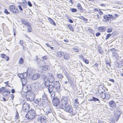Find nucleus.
<instances>
[{
  "instance_id": "a878e982",
  "label": "nucleus",
  "mask_w": 123,
  "mask_h": 123,
  "mask_svg": "<svg viewBox=\"0 0 123 123\" xmlns=\"http://www.w3.org/2000/svg\"><path fill=\"white\" fill-rule=\"evenodd\" d=\"M63 58L64 59L68 60L70 58L69 55L68 53H66L64 54L63 55Z\"/></svg>"
},
{
  "instance_id": "4468645a",
  "label": "nucleus",
  "mask_w": 123,
  "mask_h": 123,
  "mask_svg": "<svg viewBox=\"0 0 123 123\" xmlns=\"http://www.w3.org/2000/svg\"><path fill=\"white\" fill-rule=\"evenodd\" d=\"M18 76L21 79V80L22 79L26 78L27 76V74L25 72L24 73L22 74H18Z\"/></svg>"
},
{
  "instance_id": "cd10ccee",
  "label": "nucleus",
  "mask_w": 123,
  "mask_h": 123,
  "mask_svg": "<svg viewBox=\"0 0 123 123\" xmlns=\"http://www.w3.org/2000/svg\"><path fill=\"white\" fill-rule=\"evenodd\" d=\"M49 21V22L50 23L52 24L55 25H56L55 23L54 22L53 20L50 18H48Z\"/></svg>"
},
{
  "instance_id": "dca6fc26",
  "label": "nucleus",
  "mask_w": 123,
  "mask_h": 123,
  "mask_svg": "<svg viewBox=\"0 0 123 123\" xmlns=\"http://www.w3.org/2000/svg\"><path fill=\"white\" fill-rule=\"evenodd\" d=\"M109 104L110 106L112 108H114L116 106V103L113 101H110L109 102Z\"/></svg>"
},
{
  "instance_id": "338daca9",
  "label": "nucleus",
  "mask_w": 123,
  "mask_h": 123,
  "mask_svg": "<svg viewBox=\"0 0 123 123\" xmlns=\"http://www.w3.org/2000/svg\"><path fill=\"white\" fill-rule=\"evenodd\" d=\"M65 75L67 78L69 77L68 74L67 73H66L65 74Z\"/></svg>"
},
{
  "instance_id": "6e6552de",
  "label": "nucleus",
  "mask_w": 123,
  "mask_h": 123,
  "mask_svg": "<svg viewBox=\"0 0 123 123\" xmlns=\"http://www.w3.org/2000/svg\"><path fill=\"white\" fill-rule=\"evenodd\" d=\"M68 102L67 101L62 100L59 104V107L60 109H63L64 110Z\"/></svg>"
},
{
  "instance_id": "e2e57ef3",
  "label": "nucleus",
  "mask_w": 123,
  "mask_h": 123,
  "mask_svg": "<svg viewBox=\"0 0 123 123\" xmlns=\"http://www.w3.org/2000/svg\"><path fill=\"white\" fill-rule=\"evenodd\" d=\"M5 92H7L9 94L10 93V91H8V90H6V88L5 91Z\"/></svg>"
},
{
  "instance_id": "49530a36",
  "label": "nucleus",
  "mask_w": 123,
  "mask_h": 123,
  "mask_svg": "<svg viewBox=\"0 0 123 123\" xmlns=\"http://www.w3.org/2000/svg\"><path fill=\"white\" fill-rule=\"evenodd\" d=\"M77 6L78 9L80 10H82V6L80 5V3H78L77 5Z\"/></svg>"
},
{
  "instance_id": "0e129e2a",
  "label": "nucleus",
  "mask_w": 123,
  "mask_h": 123,
  "mask_svg": "<svg viewBox=\"0 0 123 123\" xmlns=\"http://www.w3.org/2000/svg\"><path fill=\"white\" fill-rule=\"evenodd\" d=\"M100 35V33L99 32H98L96 34V35L97 36H98Z\"/></svg>"
},
{
  "instance_id": "5701e85b",
  "label": "nucleus",
  "mask_w": 123,
  "mask_h": 123,
  "mask_svg": "<svg viewBox=\"0 0 123 123\" xmlns=\"http://www.w3.org/2000/svg\"><path fill=\"white\" fill-rule=\"evenodd\" d=\"M45 112L46 114L48 115L49 113H52V111L51 110L50 108H47L45 111Z\"/></svg>"
},
{
  "instance_id": "58836bf2",
  "label": "nucleus",
  "mask_w": 123,
  "mask_h": 123,
  "mask_svg": "<svg viewBox=\"0 0 123 123\" xmlns=\"http://www.w3.org/2000/svg\"><path fill=\"white\" fill-rule=\"evenodd\" d=\"M48 67V65L45 66H43L42 67V69L44 71H46Z\"/></svg>"
},
{
  "instance_id": "0eeeda50",
  "label": "nucleus",
  "mask_w": 123,
  "mask_h": 123,
  "mask_svg": "<svg viewBox=\"0 0 123 123\" xmlns=\"http://www.w3.org/2000/svg\"><path fill=\"white\" fill-rule=\"evenodd\" d=\"M54 87L55 89V91L58 92H59L60 90V83L58 81H56L53 84Z\"/></svg>"
},
{
  "instance_id": "7ed1b4c3",
  "label": "nucleus",
  "mask_w": 123,
  "mask_h": 123,
  "mask_svg": "<svg viewBox=\"0 0 123 123\" xmlns=\"http://www.w3.org/2000/svg\"><path fill=\"white\" fill-rule=\"evenodd\" d=\"M54 87L52 85L50 84L48 86L47 88H46L48 89L49 93L50 94L51 98L55 96V94L53 93Z\"/></svg>"
},
{
  "instance_id": "c9c22d12",
  "label": "nucleus",
  "mask_w": 123,
  "mask_h": 123,
  "mask_svg": "<svg viewBox=\"0 0 123 123\" xmlns=\"http://www.w3.org/2000/svg\"><path fill=\"white\" fill-rule=\"evenodd\" d=\"M112 55L113 57H114V58L115 59H117L118 57V55L116 52L112 53Z\"/></svg>"
},
{
  "instance_id": "39448f33",
  "label": "nucleus",
  "mask_w": 123,
  "mask_h": 123,
  "mask_svg": "<svg viewBox=\"0 0 123 123\" xmlns=\"http://www.w3.org/2000/svg\"><path fill=\"white\" fill-rule=\"evenodd\" d=\"M53 98L52 100L53 105L54 106H57L60 104V100L59 98L57 97L51 98Z\"/></svg>"
},
{
  "instance_id": "79ce46f5",
  "label": "nucleus",
  "mask_w": 123,
  "mask_h": 123,
  "mask_svg": "<svg viewBox=\"0 0 123 123\" xmlns=\"http://www.w3.org/2000/svg\"><path fill=\"white\" fill-rule=\"evenodd\" d=\"M68 27L71 31H73L74 30V29L71 25H68Z\"/></svg>"
},
{
  "instance_id": "a19ab883",
  "label": "nucleus",
  "mask_w": 123,
  "mask_h": 123,
  "mask_svg": "<svg viewBox=\"0 0 123 123\" xmlns=\"http://www.w3.org/2000/svg\"><path fill=\"white\" fill-rule=\"evenodd\" d=\"M26 99L27 101H33L34 100V98H29L26 97Z\"/></svg>"
},
{
  "instance_id": "680f3d73",
  "label": "nucleus",
  "mask_w": 123,
  "mask_h": 123,
  "mask_svg": "<svg viewBox=\"0 0 123 123\" xmlns=\"http://www.w3.org/2000/svg\"><path fill=\"white\" fill-rule=\"evenodd\" d=\"M98 13L100 15H102L103 14V12L100 10L99 11Z\"/></svg>"
},
{
  "instance_id": "e433bc0d",
  "label": "nucleus",
  "mask_w": 123,
  "mask_h": 123,
  "mask_svg": "<svg viewBox=\"0 0 123 123\" xmlns=\"http://www.w3.org/2000/svg\"><path fill=\"white\" fill-rule=\"evenodd\" d=\"M119 65V68H121L123 67V59L120 61Z\"/></svg>"
},
{
  "instance_id": "5fc2aeb1",
  "label": "nucleus",
  "mask_w": 123,
  "mask_h": 123,
  "mask_svg": "<svg viewBox=\"0 0 123 123\" xmlns=\"http://www.w3.org/2000/svg\"><path fill=\"white\" fill-rule=\"evenodd\" d=\"M18 7L19 8V9L20 11H23V9L22 8L21 6L19 5L18 6Z\"/></svg>"
},
{
  "instance_id": "864d4df0",
  "label": "nucleus",
  "mask_w": 123,
  "mask_h": 123,
  "mask_svg": "<svg viewBox=\"0 0 123 123\" xmlns=\"http://www.w3.org/2000/svg\"><path fill=\"white\" fill-rule=\"evenodd\" d=\"M111 34H108L106 36V39H108L111 36Z\"/></svg>"
},
{
  "instance_id": "412c9836",
  "label": "nucleus",
  "mask_w": 123,
  "mask_h": 123,
  "mask_svg": "<svg viewBox=\"0 0 123 123\" xmlns=\"http://www.w3.org/2000/svg\"><path fill=\"white\" fill-rule=\"evenodd\" d=\"M46 94L45 92H43V95L42 97V100L45 101V102L47 101V98L46 96Z\"/></svg>"
},
{
  "instance_id": "774afa93",
  "label": "nucleus",
  "mask_w": 123,
  "mask_h": 123,
  "mask_svg": "<svg viewBox=\"0 0 123 123\" xmlns=\"http://www.w3.org/2000/svg\"><path fill=\"white\" fill-rule=\"evenodd\" d=\"M11 98H12V99H13L14 98V96L13 94H11L10 95Z\"/></svg>"
},
{
  "instance_id": "7c9ffc66",
  "label": "nucleus",
  "mask_w": 123,
  "mask_h": 123,
  "mask_svg": "<svg viewBox=\"0 0 123 123\" xmlns=\"http://www.w3.org/2000/svg\"><path fill=\"white\" fill-rule=\"evenodd\" d=\"M41 77L42 79L43 80L44 82L48 80V77H47L45 75H42Z\"/></svg>"
},
{
  "instance_id": "ea45409f",
  "label": "nucleus",
  "mask_w": 123,
  "mask_h": 123,
  "mask_svg": "<svg viewBox=\"0 0 123 123\" xmlns=\"http://www.w3.org/2000/svg\"><path fill=\"white\" fill-rule=\"evenodd\" d=\"M99 29L101 30L102 31H105V28L104 27H100Z\"/></svg>"
},
{
  "instance_id": "a211bd4d",
  "label": "nucleus",
  "mask_w": 123,
  "mask_h": 123,
  "mask_svg": "<svg viewBox=\"0 0 123 123\" xmlns=\"http://www.w3.org/2000/svg\"><path fill=\"white\" fill-rule=\"evenodd\" d=\"M22 90L25 92H26L27 93H30L29 91H31L30 90H29L28 89V86H23L22 88Z\"/></svg>"
},
{
  "instance_id": "4c0bfd02",
  "label": "nucleus",
  "mask_w": 123,
  "mask_h": 123,
  "mask_svg": "<svg viewBox=\"0 0 123 123\" xmlns=\"http://www.w3.org/2000/svg\"><path fill=\"white\" fill-rule=\"evenodd\" d=\"M24 62V59L22 58H20L19 59V63L20 64H22Z\"/></svg>"
},
{
  "instance_id": "1a4fd4ad",
  "label": "nucleus",
  "mask_w": 123,
  "mask_h": 123,
  "mask_svg": "<svg viewBox=\"0 0 123 123\" xmlns=\"http://www.w3.org/2000/svg\"><path fill=\"white\" fill-rule=\"evenodd\" d=\"M30 107L29 104L26 103H25L23 105L22 110L24 112H27L28 111Z\"/></svg>"
},
{
  "instance_id": "69168bd1",
  "label": "nucleus",
  "mask_w": 123,
  "mask_h": 123,
  "mask_svg": "<svg viewBox=\"0 0 123 123\" xmlns=\"http://www.w3.org/2000/svg\"><path fill=\"white\" fill-rule=\"evenodd\" d=\"M77 99H75V100L74 101V102L76 104L79 103L78 102V101H77Z\"/></svg>"
},
{
  "instance_id": "aec40b11",
  "label": "nucleus",
  "mask_w": 123,
  "mask_h": 123,
  "mask_svg": "<svg viewBox=\"0 0 123 123\" xmlns=\"http://www.w3.org/2000/svg\"><path fill=\"white\" fill-rule=\"evenodd\" d=\"M1 57L2 58L5 59L7 61H9V59L8 56H6L5 54H1Z\"/></svg>"
},
{
  "instance_id": "393cba45",
  "label": "nucleus",
  "mask_w": 123,
  "mask_h": 123,
  "mask_svg": "<svg viewBox=\"0 0 123 123\" xmlns=\"http://www.w3.org/2000/svg\"><path fill=\"white\" fill-rule=\"evenodd\" d=\"M88 100L89 101H98V102L99 103H100V101L99 100L96 98H95L93 97H92V98L90 99H88Z\"/></svg>"
},
{
  "instance_id": "09e8293b",
  "label": "nucleus",
  "mask_w": 123,
  "mask_h": 123,
  "mask_svg": "<svg viewBox=\"0 0 123 123\" xmlns=\"http://www.w3.org/2000/svg\"><path fill=\"white\" fill-rule=\"evenodd\" d=\"M28 31L29 32H30L31 31V27L30 26H30H28Z\"/></svg>"
},
{
  "instance_id": "bb28decb",
  "label": "nucleus",
  "mask_w": 123,
  "mask_h": 123,
  "mask_svg": "<svg viewBox=\"0 0 123 123\" xmlns=\"http://www.w3.org/2000/svg\"><path fill=\"white\" fill-rule=\"evenodd\" d=\"M44 85L46 88H47L51 84H49V82L48 80L44 81Z\"/></svg>"
},
{
  "instance_id": "4d7b16f0",
  "label": "nucleus",
  "mask_w": 123,
  "mask_h": 123,
  "mask_svg": "<svg viewBox=\"0 0 123 123\" xmlns=\"http://www.w3.org/2000/svg\"><path fill=\"white\" fill-rule=\"evenodd\" d=\"M73 49L76 52H78L79 51V50L77 48H74Z\"/></svg>"
},
{
  "instance_id": "473e14b6",
  "label": "nucleus",
  "mask_w": 123,
  "mask_h": 123,
  "mask_svg": "<svg viewBox=\"0 0 123 123\" xmlns=\"http://www.w3.org/2000/svg\"><path fill=\"white\" fill-rule=\"evenodd\" d=\"M6 88L5 87H2L0 88V93L4 94L5 92Z\"/></svg>"
},
{
  "instance_id": "a18cd8bd",
  "label": "nucleus",
  "mask_w": 123,
  "mask_h": 123,
  "mask_svg": "<svg viewBox=\"0 0 123 123\" xmlns=\"http://www.w3.org/2000/svg\"><path fill=\"white\" fill-rule=\"evenodd\" d=\"M70 10L72 12H75L77 11V9L74 8H71L70 9Z\"/></svg>"
},
{
  "instance_id": "f257e3e1",
  "label": "nucleus",
  "mask_w": 123,
  "mask_h": 123,
  "mask_svg": "<svg viewBox=\"0 0 123 123\" xmlns=\"http://www.w3.org/2000/svg\"><path fill=\"white\" fill-rule=\"evenodd\" d=\"M36 115L35 111L33 110H31L27 112L25 115V117L29 119H31L35 118Z\"/></svg>"
},
{
  "instance_id": "c85d7f7f",
  "label": "nucleus",
  "mask_w": 123,
  "mask_h": 123,
  "mask_svg": "<svg viewBox=\"0 0 123 123\" xmlns=\"http://www.w3.org/2000/svg\"><path fill=\"white\" fill-rule=\"evenodd\" d=\"M32 70L31 68H28L27 70V72L26 73L27 74V76L28 74L30 75V74L32 73Z\"/></svg>"
},
{
  "instance_id": "4be33fe9",
  "label": "nucleus",
  "mask_w": 123,
  "mask_h": 123,
  "mask_svg": "<svg viewBox=\"0 0 123 123\" xmlns=\"http://www.w3.org/2000/svg\"><path fill=\"white\" fill-rule=\"evenodd\" d=\"M116 111L117 112V113H116V114L117 115V117H119L121 114V110L119 108L117 107L116 108Z\"/></svg>"
},
{
  "instance_id": "6e6d98bb",
  "label": "nucleus",
  "mask_w": 123,
  "mask_h": 123,
  "mask_svg": "<svg viewBox=\"0 0 123 123\" xmlns=\"http://www.w3.org/2000/svg\"><path fill=\"white\" fill-rule=\"evenodd\" d=\"M67 79L68 80V82L70 83H71V79L70 78V77H69L67 78Z\"/></svg>"
},
{
  "instance_id": "f704fd0d",
  "label": "nucleus",
  "mask_w": 123,
  "mask_h": 123,
  "mask_svg": "<svg viewBox=\"0 0 123 123\" xmlns=\"http://www.w3.org/2000/svg\"><path fill=\"white\" fill-rule=\"evenodd\" d=\"M64 54L63 52L62 51H59L57 53L58 56L60 57H61L62 55L63 56Z\"/></svg>"
},
{
  "instance_id": "de8ad7c7",
  "label": "nucleus",
  "mask_w": 123,
  "mask_h": 123,
  "mask_svg": "<svg viewBox=\"0 0 123 123\" xmlns=\"http://www.w3.org/2000/svg\"><path fill=\"white\" fill-rule=\"evenodd\" d=\"M98 52H99L100 53V54H102V53H103V51H102V49L100 48H98Z\"/></svg>"
},
{
  "instance_id": "423d86ee",
  "label": "nucleus",
  "mask_w": 123,
  "mask_h": 123,
  "mask_svg": "<svg viewBox=\"0 0 123 123\" xmlns=\"http://www.w3.org/2000/svg\"><path fill=\"white\" fill-rule=\"evenodd\" d=\"M105 19L103 20L104 22H107V21H111V18H112L113 19H115L114 16L111 14H108V15H106L103 16Z\"/></svg>"
},
{
  "instance_id": "bf43d9fd",
  "label": "nucleus",
  "mask_w": 123,
  "mask_h": 123,
  "mask_svg": "<svg viewBox=\"0 0 123 123\" xmlns=\"http://www.w3.org/2000/svg\"><path fill=\"white\" fill-rule=\"evenodd\" d=\"M28 6H30L31 7L32 6V5L30 2L29 1L28 2Z\"/></svg>"
},
{
  "instance_id": "052dcab7",
  "label": "nucleus",
  "mask_w": 123,
  "mask_h": 123,
  "mask_svg": "<svg viewBox=\"0 0 123 123\" xmlns=\"http://www.w3.org/2000/svg\"><path fill=\"white\" fill-rule=\"evenodd\" d=\"M18 113L17 112V113L16 114V115L15 116V118L16 119H17L18 118Z\"/></svg>"
},
{
  "instance_id": "f03ea898",
  "label": "nucleus",
  "mask_w": 123,
  "mask_h": 123,
  "mask_svg": "<svg viewBox=\"0 0 123 123\" xmlns=\"http://www.w3.org/2000/svg\"><path fill=\"white\" fill-rule=\"evenodd\" d=\"M73 110L71 106L68 104L66 105V107L64 110L65 111L71 113V116H74L75 115L76 113L73 112Z\"/></svg>"
},
{
  "instance_id": "37998d69",
  "label": "nucleus",
  "mask_w": 123,
  "mask_h": 123,
  "mask_svg": "<svg viewBox=\"0 0 123 123\" xmlns=\"http://www.w3.org/2000/svg\"><path fill=\"white\" fill-rule=\"evenodd\" d=\"M110 51H111L112 53H114L115 52H117V50L114 48H113L111 49H110Z\"/></svg>"
},
{
  "instance_id": "c03bdc74",
  "label": "nucleus",
  "mask_w": 123,
  "mask_h": 123,
  "mask_svg": "<svg viewBox=\"0 0 123 123\" xmlns=\"http://www.w3.org/2000/svg\"><path fill=\"white\" fill-rule=\"evenodd\" d=\"M63 75L60 74H58L56 75V77L59 78L61 79Z\"/></svg>"
},
{
  "instance_id": "8fccbe9b",
  "label": "nucleus",
  "mask_w": 123,
  "mask_h": 123,
  "mask_svg": "<svg viewBox=\"0 0 123 123\" xmlns=\"http://www.w3.org/2000/svg\"><path fill=\"white\" fill-rule=\"evenodd\" d=\"M4 13H6L7 14H10V12H8L7 9H5V10L4 12Z\"/></svg>"
},
{
  "instance_id": "603ef678",
  "label": "nucleus",
  "mask_w": 123,
  "mask_h": 123,
  "mask_svg": "<svg viewBox=\"0 0 123 123\" xmlns=\"http://www.w3.org/2000/svg\"><path fill=\"white\" fill-rule=\"evenodd\" d=\"M84 62L86 64H88L89 63V61L87 59H85V60H83Z\"/></svg>"
},
{
  "instance_id": "ddd939ff",
  "label": "nucleus",
  "mask_w": 123,
  "mask_h": 123,
  "mask_svg": "<svg viewBox=\"0 0 123 123\" xmlns=\"http://www.w3.org/2000/svg\"><path fill=\"white\" fill-rule=\"evenodd\" d=\"M46 117H38L37 119V121L41 123H45L46 121Z\"/></svg>"
},
{
  "instance_id": "2eb2a0df",
  "label": "nucleus",
  "mask_w": 123,
  "mask_h": 123,
  "mask_svg": "<svg viewBox=\"0 0 123 123\" xmlns=\"http://www.w3.org/2000/svg\"><path fill=\"white\" fill-rule=\"evenodd\" d=\"M98 92L101 94L103 93L104 92L105 90L104 87L102 86H98Z\"/></svg>"
},
{
  "instance_id": "20e7f679",
  "label": "nucleus",
  "mask_w": 123,
  "mask_h": 123,
  "mask_svg": "<svg viewBox=\"0 0 123 123\" xmlns=\"http://www.w3.org/2000/svg\"><path fill=\"white\" fill-rule=\"evenodd\" d=\"M34 102L37 105H38L41 106H42L45 104V102L41 99H37L35 100L34 101Z\"/></svg>"
},
{
  "instance_id": "6ab92c4d",
  "label": "nucleus",
  "mask_w": 123,
  "mask_h": 123,
  "mask_svg": "<svg viewBox=\"0 0 123 123\" xmlns=\"http://www.w3.org/2000/svg\"><path fill=\"white\" fill-rule=\"evenodd\" d=\"M40 77V75L38 74H36L33 75L32 78V79L33 80H34L37 79Z\"/></svg>"
},
{
  "instance_id": "f3484780",
  "label": "nucleus",
  "mask_w": 123,
  "mask_h": 123,
  "mask_svg": "<svg viewBox=\"0 0 123 123\" xmlns=\"http://www.w3.org/2000/svg\"><path fill=\"white\" fill-rule=\"evenodd\" d=\"M48 80L50 83H53L55 80V79L53 76L52 75L49 76V77L48 78Z\"/></svg>"
},
{
  "instance_id": "c756f323",
  "label": "nucleus",
  "mask_w": 123,
  "mask_h": 123,
  "mask_svg": "<svg viewBox=\"0 0 123 123\" xmlns=\"http://www.w3.org/2000/svg\"><path fill=\"white\" fill-rule=\"evenodd\" d=\"M28 97L29 98H34V96L32 95L31 94V93H27V94H26V98Z\"/></svg>"
},
{
  "instance_id": "72a5a7b5",
  "label": "nucleus",
  "mask_w": 123,
  "mask_h": 123,
  "mask_svg": "<svg viewBox=\"0 0 123 123\" xmlns=\"http://www.w3.org/2000/svg\"><path fill=\"white\" fill-rule=\"evenodd\" d=\"M21 21L22 23L25 25L27 26H30V24H28V22H26V21L24 20H22Z\"/></svg>"
},
{
  "instance_id": "13d9d810",
  "label": "nucleus",
  "mask_w": 123,
  "mask_h": 123,
  "mask_svg": "<svg viewBox=\"0 0 123 123\" xmlns=\"http://www.w3.org/2000/svg\"><path fill=\"white\" fill-rule=\"evenodd\" d=\"M19 43L20 45L22 46L23 44H24V42H23V41L21 40H20Z\"/></svg>"
},
{
  "instance_id": "f8f14e48",
  "label": "nucleus",
  "mask_w": 123,
  "mask_h": 123,
  "mask_svg": "<svg viewBox=\"0 0 123 123\" xmlns=\"http://www.w3.org/2000/svg\"><path fill=\"white\" fill-rule=\"evenodd\" d=\"M101 96L103 98L107 100L110 98V95L109 93H105L101 94Z\"/></svg>"
},
{
  "instance_id": "b1692460",
  "label": "nucleus",
  "mask_w": 123,
  "mask_h": 123,
  "mask_svg": "<svg viewBox=\"0 0 123 123\" xmlns=\"http://www.w3.org/2000/svg\"><path fill=\"white\" fill-rule=\"evenodd\" d=\"M21 80L23 86H25L27 82V80L26 79V78L22 79Z\"/></svg>"
},
{
  "instance_id": "9b49d317",
  "label": "nucleus",
  "mask_w": 123,
  "mask_h": 123,
  "mask_svg": "<svg viewBox=\"0 0 123 123\" xmlns=\"http://www.w3.org/2000/svg\"><path fill=\"white\" fill-rule=\"evenodd\" d=\"M33 84L36 89L41 90L42 89V85L40 83L38 82H36L34 83Z\"/></svg>"
},
{
  "instance_id": "3c124183",
  "label": "nucleus",
  "mask_w": 123,
  "mask_h": 123,
  "mask_svg": "<svg viewBox=\"0 0 123 123\" xmlns=\"http://www.w3.org/2000/svg\"><path fill=\"white\" fill-rule=\"evenodd\" d=\"M112 28H110L108 29L107 30V32H112Z\"/></svg>"
},
{
  "instance_id": "9d476101",
  "label": "nucleus",
  "mask_w": 123,
  "mask_h": 123,
  "mask_svg": "<svg viewBox=\"0 0 123 123\" xmlns=\"http://www.w3.org/2000/svg\"><path fill=\"white\" fill-rule=\"evenodd\" d=\"M9 9L11 11L14 13H18V10L14 6H10Z\"/></svg>"
},
{
  "instance_id": "2f4dec72",
  "label": "nucleus",
  "mask_w": 123,
  "mask_h": 123,
  "mask_svg": "<svg viewBox=\"0 0 123 123\" xmlns=\"http://www.w3.org/2000/svg\"><path fill=\"white\" fill-rule=\"evenodd\" d=\"M43 61H40L37 63V65L39 67H42L43 66Z\"/></svg>"
}]
</instances>
